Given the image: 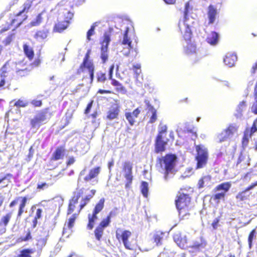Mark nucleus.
<instances>
[{
    "label": "nucleus",
    "instance_id": "1",
    "mask_svg": "<svg viewBox=\"0 0 257 257\" xmlns=\"http://www.w3.org/2000/svg\"><path fill=\"white\" fill-rule=\"evenodd\" d=\"M59 15L64 16V19H58L57 22L53 28L54 33H61L66 30L69 26L73 18L74 14L69 10V6L67 2L62 0L58 3L56 7Z\"/></svg>",
    "mask_w": 257,
    "mask_h": 257
},
{
    "label": "nucleus",
    "instance_id": "2",
    "mask_svg": "<svg viewBox=\"0 0 257 257\" xmlns=\"http://www.w3.org/2000/svg\"><path fill=\"white\" fill-rule=\"evenodd\" d=\"M191 196L183 190L178 192L175 203L180 219L188 218L191 210Z\"/></svg>",
    "mask_w": 257,
    "mask_h": 257
},
{
    "label": "nucleus",
    "instance_id": "3",
    "mask_svg": "<svg viewBox=\"0 0 257 257\" xmlns=\"http://www.w3.org/2000/svg\"><path fill=\"white\" fill-rule=\"evenodd\" d=\"M91 52V49L87 50L82 63L76 70L75 74L76 75H80L82 73H87L88 76H83L82 79H88L89 83L92 84L94 77L95 66L93 62L90 60Z\"/></svg>",
    "mask_w": 257,
    "mask_h": 257
},
{
    "label": "nucleus",
    "instance_id": "4",
    "mask_svg": "<svg viewBox=\"0 0 257 257\" xmlns=\"http://www.w3.org/2000/svg\"><path fill=\"white\" fill-rule=\"evenodd\" d=\"M177 158L174 154H167L157 160L156 168L164 174L166 179L168 175L173 172L176 166Z\"/></svg>",
    "mask_w": 257,
    "mask_h": 257
},
{
    "label": "nucleus",
    "instance_id": "5",
    "mask_svg": "<svg viewBox=\"0 0 257 257\" xmlns=\"http://www.w3.org/2000/svg\"><path fill=\"white\" fill-rule=\"evenodd\" d=\"M28 17L27 15H22L19 12L10 14L9 15L10 22H7L5 26L0 30V34L4 33L11 29L13 31H15L23 24L24 22L28 19Z\"/></svg>",
    "mask_w": 257,
    "mask_h": 257
},
{
    "label": "nucleus",
    "instance_id": "6",
    "mask_svg": "<svg viewBox=\"0 0 257 257\" xmlns=\"http://www.w3.org/2000/svg\"><path fill=\"white\" fill-rule=\"evenodd\" d=\"M168 127L166 125H163L161 126L158 131L155 140V152L157 154L162 153L166 150V146L168 145L170 140L165 139Z\"/></svg>",
    "mask_w": 257,
    "mask_h": 257
},
{
    "label": "nucleus",
    "instance_id": "7",
    "mask_svg": "<svg viewBox=\"0 0 257 257\" xmlns=\"http://www.w3.org/2000/svg\"><path fill=\"white\" fill-rule=\"evenodd\" d=\"M189 6L188 2L185 4V8L184 11V19L183 20H179L178 23L179 30L185 41H190L192 36V32L191 30V27L186 23L188 19V14Z\"/></svg>",
    "mask_w": 257,
    "mask_h": 257
},
{
    "label": "nucleus",
    "instance_id": "8",
    "mask_svg": "<svg viewBox=\"0 0 257 257\" xmlns=\"http://www.w3.org/2000/svg\"><path fill=\"white\" fill-rule=\"evenodd\" d=\"M196 155L195 160L196 161V169H199L204 167L208 160V152L207 149L202 145L195 146Z\"/></svg>",
    "mask_w": 257,
    "mask_h": 257
},
{
    "label": "nucleus",
    "instance_id": "9",
    "mask_svg": "<svg viewBox=\"0 0 257 257\" xmlns=\"http://www.w3.org/2000/svg\"><path fill=\"white\" fill-rule=\"evenodd\" d=\"M105 199L101 198L96 204L92 214L88 215V222L87 225V228L91 230L93 229L95 224V221L98 219L97 214L102 210L104 206Z\"/></svg>",
    "mask_w": 257,
    "mask_h": 257
},
{
    "label": "nucleus",
    "instance_id": "10",
    "mask_svg": "<svg viewBox=\"0 0 257 257\" xmlns=\"http://www.w3.org/2000/svg\"><path fill=\"white\" fill-rule=\"evenodd\" d=\"M112 29H110L109 32H105L103 40L100 42L101 44V54L100 58L103 63H105L108 59V46L110 42V37Z\"/></svg>",
    "mask_w": 257,
    "mask_h": 257
},
{
    "label": "nucleus",
    "instance_id": "11",
    "mask_svg": "<svg viewBox=\"0 0 257 257\" xmlns=\"http://www.w3.org/2000/svg\"><path fill=\"white\" fill-rule=\"evenodd\" d=\"M132 232L128 230H121L117 228L116 230V238L120 242L122 241L125 248L132 249V247L129 238L132 236Z\"/></svg>",
    "mask_w": 257,
    "mask_h": 257
},
{
    "label": "nucleus",
    "instance_id": "12",
    "mask_svg": "<svg viewBox=\"0 0 257 257\" xmlns=\"http://www.w3.org/2000/svg\"><path fill=\"white\" fill-rule=\"evenodd\" d=\"M49 109V107L45 108L30 119V123L32 128H38L44 123V122L47 119V114Z\"/></svg>",
    "mask_w": 257,
    "mask_h": 257
},
{
    "label": "nucleus",
    "instance_id": "13",
    "mask_svg": "<svg viewBox=\"0 0 257 257\" xmlns=\"http://www.w3.org/2000/svg\"><path fill=\"white\" fill-rule=\"evenodd\" d=\"M238 127L234 124H229L227 127L223 130L217 136L218 143H222L226 141L228 139L231 137L235 133L237 132Z\"/></svg>",
    "mask_w": 257,
    "mask_h": 257
},
{
    "label": "nucleus",
    "instance_id": "14",
    "mask_svg": "<svg viewBox=\"0 0 257 257\" xmlns=\"http://www.w3.org/2000/svg\"><path fill=\"white\" fill-rule=\"evenodd\" d=\"M83 192L82 189H80L78 191L74 192L72 196L69 201L68 206L67 210V214L70 215L72 214L75 210L78 208L77 205L78 203L79 199L83 195Z\"/></svg>",
    "mask_w": 257,
    "mask_h": 257
},
{
    "label": "nucleus",
    "instance_id": "15",
    "mask_svg": "<svg viewBox=\"0 0 257 257\" xmlns=\"http://www.w3.org/2000/svg\"><path fill=\"white\" fill-rule=\"evenodd\" d=\"M90 198L91 196H85L81 199L80 204L79 205L78 208L77 210V213H73L68 220L67 227L69 229H71L73 227L75 221L78 217L79 214L82 209L90 202Z\"/></svg>",
    "mask_w": 257,
    "mask_h": 257
},
{
    "label": "nucleus",
    "instance_id": "16",
    "mask_svg": "<svg viewBox=\"0 0 257 257\" xmlns=\"http://www.w3.org/2000/svg\"><path fill=\"white\" fill-rule=\"evenodd\" d=\"M133 164L129 161L124 162L122 165V171L125 172L124 177L126 180L125 184V189H130L131 187L133 180Z\"/></svg>",
    "mask_w": 257,
    "mask_h": 257
},
{
    "label": "nucleus",
    "instance_id": "17",
    "mask_svg": "<svg viewBox=\"0 0 257 257\" xmlns=\"http://www.w3.org/2000/svg\"><path fill=\"white\" fill-rule=\"evenodd\" d=\"M28 198L26 196L17 197L9 204L10 207L15 206L18 202H20L18 207V210L17 214V218H20L25 212V209L27 203Z\"/></svg>",
    "mask_w": 257,
    "mask_h": 257
},
{
    "label": "nucleus",
    "instance_id": "18",
    "mask_svg": "<svg viewBox=\"0 0 257 257\" xmlns=\"http://www.w3.org/2000/svg\"><path fill=\"white\" fill-rule=\"evenodd\" d=\"M173 240L177 245L182 249H186L189 247L188 239L186 235L181 232H177L173 235Z\"/></svg>",
    "mask_w": 257,
    "mask_h": 257
},
{
    "label": "nucleus",
    "instance_id": "19",
    "mask_svg": "<svg viewBox=\"0 0 257 257\" xmlns=\"http://www.w3.org/2000/svg\"><path fill=\"white\" fill-rule=\"evenodd\" d=\"M114 68V65L112 64L109 68L108 79L111 80V84L115 87V89L118 92H124L126 89L125 87L118 81L112 78L113 72Z\"/></svg>",
    "mask_w": 257,
    "mask_h": 257
},
{
    "label": "nucleus",
    "instance_id": "20",
    "mask_svg": "<svg viewBox=\"0 0 257 257\" xmlns=\"http://www.w3.org/2000/svg\"><path fill=\"white\" fill-rule=\"evenodd\" d=\"M66 149L65 146H60L57 147L53 152L51 157V160L53 161L63 159L66 153Z\"/></svg>",
    "mask_w": 257,
    "mask_h": 257
},
{
    "label": "nucleus",
    "instance_id": "21",
    "mask_svg": "<svg viewBox=\"0 0 257 257\" xmlns=\"http://www.w3.org/2000/svg\"><path fill=\"white\" fill-rule=\"evenodd\" d=\"M101 172V167L100 166H96L91 168L89 170L88 173L84 178V180L86 182H88L93 179H96Z\"/></svg>",
    "mask_w": 257,
    "mask_h": 257
},
{
    "label": "nucleus",
    "instance_id": "22",
    "mask_svg": "<svg viewBox=\"0 0 257 257\" xmlns=\"http://www.w3.org/2000/svg\"><path fill=\"white\" fill-rule=\"evenodd\" d=\"M141 113V110L139 108H136L133 112H125L124 115L125 118L128 121L130 125L133 126L136 122V119L137 118Z\"/></svg>",
    "mask_w": 257,
    "mask_h": 257
},
{
    "label": "nucleus",
    "instance_id": "23",
    "mask_svg": "<svg viewBox=\"0 0 257 257\" xmlns=\"http://www.w3.org/2000/svg\"><path fill=\"white\" fill-rule=\"evenodd\" d=\"M207 244V242L205 238L201 236L198 240L193 242V244L189 247L195 251H200L204 248Z\"/></svg>",
    "mask_w": 257,
    "mask_h": 257
},
{
    "label": "nucleus",
    "instance_id": "24",
    "mask_svg": "<svg viewBox=\"0 0 257 257\" xmlns=\"http://www.w3.org/2000/svg\"><path fill=\"white\" fill-rule=\"evenodd\" d=\"M207 14L208 19V24L211 25L214 23L218 15L216 8L212 5H210L208 7Z\"/></svg>",
    "mask_w": 257,
    "mask_h": 257
},
{
    "label": "nucleus",
    "instance_id": "25",
    "mask_svg": "<svg viewBox=\"0 0 257 257\" xmlns=\"http://www.w3.org/2000/svg\"><path fill=\"white\" fill-rule=\"evenodd\" d=\"M237 59V56L235 53H228L225 55L223 62L226 66L231 67L235 65Z\"/></svg>",
    "mask_w": 257,
    "mask_h": 257
},
{
    "label": "nucleus",
    "instance_id": "26",
    "mask_svg": "<svg viewBox=\"0 0 257 257\" xmlns=\"http://www.w3.org/2000/svg\"><path fill=\"white\" fill-rule=\"evenodd\" d=\"M211 176L210 175L203 176L198 180L197 183V188L201 189L206 186H208L210 185L211 182Z\"/></svg>",
    "mask_w": 257,
    "mask_h": 257
},
{
    "label": "nucleus",
    "instance_id": "27",
    "mask_svg": "<svg viewBox=\"0 0 257 257\" xmlns=\"http://www.w3.org/2000/svg\"><path fill=\"white\" fill-rule=\"evenodd\" d=\"M13 213L9 212L2 216L0 218V228L6 230L12 217Z\"/></svg>",
    "mask_w": 257,
    "mask_h": 257
},
{
    "label": "nucleus",
    "instance_id": "28",
    "mask_svg": "<svg viewBox=\"0 0 257 257\" xmlns=\"http://www.w3.org/2000/svg\"><path fill=\"white\" fill-rule=\"evenodd\" d=\"M120 111V107L115 104L114 107H111L107 112L106 117L109 120L117 118Z\"/></svg>",
    "mask_w": 257,
    "mask_h": 257
},
{
    "label": "nucleus",
    "instance_id": "29",
    "mask_svg": "<svg viewBox=\"0 0 257 257\" xmlns=\"http://www.w3.org/2000/svg\"><path fill=\"white\" fill-rule=\"evenodd\" d=\"M115 212L112 211H111L106 216V217L105 218L103 219L100 221L98 226L104 229L105 227L109 225L111 222V217H113V216H115Z\"/></svg>",
    "mask_w": 257,
    "mask_h": 257
},
{
    "label": "nucleus",
    "instance_id": "30",
    "mask_svg": "<svg viewBox=\"0 0 257 257\" xmlns=\"http://www.w3.org/2000/svg\"><path fill=\"white\" fill-rule=\"evenodd\" d=\"M23 51L26 57L31 61L33 59L35 55L33 49L27 44L23 45Z\"/></svg>",
    "mask_w": 257,
    "mask_h": 257
},
{
    "label": "nucleus",
    "instance_id": "31",
    "mask_svg": "<svg viewBox=\"0 0 257 257\" xmlns=\"http://www.w3.org/2000/svg\"><path fill=\"white\" fill-rule=\"evenodd\" d=\"M231 186L230 182H223L217 185L214 188V191H219L222 190L223 192H221V193H224V194L226 195V193L229 191Z\"/></svg>",
    "mask_w": 257,
    "mask_h": 257
},
{
    "label": "nucleus",
    "instance_id": "32",
    "mask_svg": "<svg viewBox=\"0 0 257 257\" xmlns=\"http://www.w3.org/2000/svg\"><path fill=\"white\" fill-rule=\"evenodd\" d=\"M251 192L247 191L246 189L238 192L235 196L236 199L238 201H244L249 200Z\"/></svg>",
    "mask_w": 257,
    "mask_h": 257
},
{
    "label": "nucleus",
    "instance_id": "33",
    "mask_svg": "<svg viewBox=\"0 0 257 257\" xmlns=\"http://www.w3.org/2000/svg\"><path fill=\"white\" fill-rule=\"evenodd\" d=\"M129 31V28L126 27L123 33V38L121 42V44L123 45H127L129 49V53L130 50L133 48L132 45V41L128 37V33Z\"/></svg>",
    "mask_w": 257,
    "mask_h": 257
},
{
    "label": "nucleus",
    "instance_id": "34",
    "mask_svg": "<svg viewBox=\"0 0 257 257\" xmlns=\"http://www.w3.org/2000/svg\"><path fill=\"white\" fill-rule=\"evenodd\" d=\"M35 252V249L33 248H25L20 251V253L17 257H39V254L33 256L32 254Z\"/></svg>",
    "mask_w": 257,
    "mask_h": 257
},
{
    "label": "nucleus",
    "instance_id": "35",
    "mask_svg": "<svg viewBox=\"0 0 257 257\" xmlns=\"http://www.w3.org/2000/svg\"><path fill=\"white\" fill-rule=\"evenodd\" d=\"M33 5L32 0H26L22 5V9L19 12L22 15L26 14L29 12Z\"/></svg>",
    "mask_w": 257,
    "mask_h": 257
},
{
    "label": "nucleus",
    "instance_id": "36",
    "mask_svg": "<svg viewBox=\"0 0 257 257\" xmlns=\"http://www.w3.org/2000/svg\"><path fill=\"white\" fill-rule=\"evenodd\" d=\"M7 63H5L1 69L0 76L2 78L0 81V87H3L6 83L5 78L7 76L6 74L9 72L7 69Z\"/></svg>",
    "mask_w": 257,
    "mask_h": 257
},
{
    "label": "nucleus",
    "instance_id": "37",
    "mask_svg": "<svg viewBox=\"0 0 257 257\" xmlns=\"http://www.w3.org/2000/svg\"><path fill=\"white\" fill-rule=\"evenodd\" d=\"M48 33L49 31L46 29L40 30L36 32L34 37L37 40H44L47 37Z\"/></svg>",
    "mask_w": 257,
    "mask_h": 257
},
{
    "label": "nucleus",
    "instance_id": "38",
    "mask_svg": "<svg viewBox=\"0 0 257 257\" xmlns=\"http://www.w3.org/2000/svg\"><path fill=\"white\" fill-rule=\"evenodd\" d=\"M148 107L149 108V111H151V112L152 113V115L150 117L148 123H153L157 119V111L154 107L153 106L151 105L150 104H148Z\"/></svg>",
    "mask_w": 257,
    "mask_h": 257
},
{
    "label": "nucleus",
    "instance_id": "39",
    "mask_svg": "<svg viewBox=\"0 0 257 257\" xmlns=\"http://www.w3.org/2000/svg\"><path fill=\"white\" fill-rule=\"evenodd\" d=\"M165 233L162 231H157L154 235V242H156L157 245H160L162 244V241L164 239Z\"/></svg>",
    "mask_w": 257,
    "mask_h": 257
},
{
    "label": "nucleus",
    "instance_id": "40",
    "mask_svg": "<svg viewBox=\"0 0 257 257\" xmlns=\"http://www.w3.org/2000/svg\"><path fill=\"white\" fill-rule=\"evenodd\" d=\"M196 46L195 45L192 43L188 44L184 49V52L187 56H190L195 54L196 53Z\"/></svg>",
    "mask_w": 257,
    "mask_h": 257
},
{
    "label": "nucleus",
    "instance_id": "41",
    "mask_svg": "<svg viewBox=\"0 0 257 257\" xmlns=\"http://www.w3.org/2000/svg\"><path fill=\"white\" fill-rule=\"evenodd\" d=\"M207 42L211 45L216 44L218 40V34L215 32H212L206 39Z\"/></svg>",
    "mask_w": 257,
    "mask_h": 257
},
{
    "label": "nucleus",
    "instance_id": "42",
    "mask_svg": "<svg viewBox=\"0 0 257 257\" xmlns=\"http://www.w3.org/2000/svg\"><path fill=\"white\" fill-rule=\"evenodd\" d=\"M26 235L25 236H22L19 237L17 241L18 242H23L27 241L30 240L32 239V236L31 235V230L28 229L27 231H25Z\"/></svg>",
    "mask_w": 257,
    "mask_h": 257
},
{
    "label": "nucleus",
    "instance_id": "43",
    "mask_svg": "<svg viewBox=\"0 0 257 257\" xmlns=\"http://www.w3.org/2000/svg\"><path fill=\"white\" fill-rule=\"evenodd\" d=\"M141 190L142 194L145 197L148 196L149 185L146 181H142L141 186Z\"/></svg>",
    "mask_w": 257,
    "mask_h": 257
},
{
    "label": "nucleus",
    "instance_id": "44",
    "mask_svg": "<svg viewBox=\"0 0 257 257\" xmlns=\"http://www.w3.org/2000/svg\"><path fill=\"white\" fill-rule=\"evenodd\" d=\"M104 230V229L99 227L98 226L95 228L94 231V233L95 237L97 240L100 241L101 239L103 234Z\"/></svg>",
    "mask_w": 257,
    "mask_h": 257
},
{
    "label": "nucleus",
    "instance_id": "45",
    "mask_svg": "<svg viewBox=\"0 0 257 257\" xmlns=\"http://www.w3.org/2000/svg\"><path fill=\"white\" fill-rule=\"evenodd\" d=\"M15 34L14 33H11L8 35L5 39L3 40V43L5 46H8L11 44L15 38Z\"/></svg>",
    "mask_w": 257,
    "mask_h": 257
},
{
    "label": "nucleus",
    "instance_id": "46",
    "mask_svg": "<svg viewBox=\"0 0 257 257\" xmlns=\"http://www.w3.org/2000/svg\"><path fill=\"white\" fill-rule=\"evenodd\" d=\"M225 197L224 193H218L212 195L211 198L216 201L217 203H219L220 200H224Z\"/></svg>",
    "mask_w": 257,
    "mask_h": 257
},
{
    "label": "nucleus",
    "instance_id": "47",
    "mask_svg": "<svg viewBox=\"0 0 257 257\" xmlns=\"http://www.w3.org/2000/svg\"><path fill=\"white\" fill-rule=\"evenodd\" d=\"M43 20L42 13L39 14L36 19L31 22V25L32 26H36L40 25Z\"/></svg>",
    "mask_w": 257,
    "mask_h": 257
},
{
    "label": "nucleus",
    "instance_id": "48",
    "mask_svg": "<svg viewBox=\"0 0 257 257\" xmlns=\"http://www.w3.org/2000/svg\"><path fill=\"white\" fill-rule=\"evenodd\" d=\"M96 79L97 82L104 83L107 80L105 73L99 72L97 74Z\"/></svg>",
    "mask_w": 257,
    "mask_h": 257
},
{
    "label": "nucleus",
    "instance_id": "49",
    "mask_svg": "<svg viewBox=\"0 0 257 257\" xmlns=\"http://www.w3.org/2000/svg\"><path fill=\"white\" fill-rule=\"evenodd\" d=\"M248 130L245 131V132L244 133L242 139L241 144H242V147H243V148L246 147L248 144V142H249L248 137H249V135H248Z\"/></svg>",
    "mask_w": 257,
    "mask_h": 257
},
{
    "label": "nucleus",
    "instance_id": "50",
    "mask_svg": "<svg viewBox=\"0 0 257 257\" xmlns=\"http://www.w3.org/2000/svg\"><path fill=\"white\" fill-rule=\"evenodd\" d=\"M256 234V229L255 228L252 229L249 233L248 236V243L249 247H251L252 246V241L254 237L255 236Z\"/></svg>",
    "mask_w": 257,
    "mask_h": 257
},
{
    "label": "nucleus",
    "instance_id": "51",
    "mask_svg": "<svg viewBox=\"0 0 257 257\" xmlns=\"http://www.w3.org/2000/svg\"><path fill=\"white\" fill-rule=\"evenodd\" d=\"M17 75L18 77H22L28 75L29 70L28 68L24 69L18 70L16 71Z\"/></svg>",
    "mask_w": 257,
    "mask_h": 257
},
{
    "label": "nucleus",
    "instance_id": "52",
    "mask_svg": "<svg viewBox=\"0 0 257 257\" xmlns=\"http://www.w3.org/2000/svg\"><path fill=\"white\" fill-rule=\"evenodd\" d=\"M246 106V101L243 100L241 101L239 104L237 105V111L241 113L243 110H244L245 107Z\"/></svg>",
    "mask_w": 257,
    "mask_h": 257
},
{
    "label": "nucleus",
    "instance_id": "53",
    "mask_svg": "<svg viewBox=\"0 0 257 257\" xmlns=\"http://www.w3.org/2000/svg\"><path fill=\"white\" fill-rule=\"evenodd\" d=\"M254 101L250 107L251 111L254 114H257V96H254Z\"/></svg>",
    "mask_w": 257,
    "mask_h": 257
},
{
    "label": "nucleus",
    "instance_id": "54",
    "mask_svg": "<svg viewBox=\"0 0 257 257\" xmlns=\"http://www.w3.org/2000/svg\"><path fill=\"white\" fill-rule=\"evenodd\" d=\"M141 65L140 64H136L133 66V70L136 75V77H137L138 75L140 74L141 72Z\"/></svg>",
    "mask_w": 257,
    "mask_h": 257
},
{
    "label": "nucleus",
    "instance_id": "55",
    "mask_svg": "<svg viewBox=\"0 0 257 257\" xmlns=\"http://www.w3.org/2000/svg\"><path fill=\"white\" fill-rule=\"evenodd\" d=\"M28 105V103L25 102L23 100L18 99L14 104L15 106L18 107H25Z\"/></svg>",
    "mask_w": 257,
    "mask_h": 257
},
{
    "label": "nucleus",
    "instance_id": "56",
    "mask_svg": "<svg viewBox=\"0 0 257 257\" xmlns=\"http://www.w3.org/2000/svg\"><path fill=\"white\" fill-rule=\"evenodd\" d=\"M257 118L253 122L252 126L250 129L249 137H251L252 135L257 132V125H256Z\"/></svg>",
    "mask_w": 257,
    "mask_h": 257
},
{
    "label": "nucleus",
    "instance_id": "57",
    "mask_svg": "<svg viewBox=\"0 0 257 257\" xmlns=\"http://www.w3.org/2000/svg\"><path fill=\"white\" fill-rule=\"evenodd\" d=\"M95 26L92 25L90 29L87 32V39L88 41L91 40V36L94 34Z\"/></svg>",
    "mask_w": 257,
    "mask_h": 257
},
{
    "label": "nucleus",
    "instance_id": "58",
    "mask_svg": "<svg viewBox=\"0 0 257 257\" xmlns=\"http://www.w3.org/2000/svg\"><path fill=\"white\" fill-rule=\"evenodd\" d=\"M49 186V184H47L46 183H42L37 184V189L39 190H42L45 188H47Z\"/></svg>",
    "mask_w": 257,
    "mask_h": 257
},
{
    "label": "nucleus",
    "instance_id": "59",
    "mask_svg": "<svg viewBox=\"0 0 257 257\" xmlns=\"http://www.w3.org/2000/svg\"><path fill=\"white\" fill-rule=\"evenodd\" d=\"M93 102L94 101L93 100H91L88 103V104L87 105V106L84 110V113L86 114H88L90 111V110L92 108V105H93Z\"/></svg>",
    "mask_w": 257,
    "mask_h": 257
},
{
    "label": "nucleus",
    "instance_id": "60",
    "mask_svg": "<svg viewBox=\"0 0 257 257\" xmlns=\"http://www.w3.org/2000/svg\"><path fill=\"white\" fill-rule=\"evenodd\" d=\"M220 221V218L217 217L214 219L213 222L211 223V226L213 229H216L219 224V222Z\"/></svg>",
    "mask_w": 257,
    "mask_h": 257
},
{
    "label": "nucleus",
    "instance_id": "61",
    "mask_svg": "<svg viewBox=\"0 0 257 257\" xmlns=\"http://www.w3.org/2000/svg\"><path fill=\"white\" fill-rule=\"evenodd\" d=\"M32 104L35 107H40L42 105V101L41 100H33L31 101Z\"/></svg>",
    "mask_w": 257,
    "mask_h": 257
},
{
    "label": "nucleus",
    "instance_id": "62",
    "mask_svg": "<svg viewBox=\"0 0 257 257\" xmlns=\"http://www.w3.org/2000/svg\"><path fill=\"white\" fill-rule=\"evenodd\" d=\"M47 241V238L46 237H43L40 238L38 240V243H40L41 247L45 246Z\"/></svg>",
    "mask_w": 257,
    "mask_h": 257
},
{
    "label": "nucleus",
    "instance_id": "63",
    "mask_svg": "<svg viewBox=\"0 0 257 257\" xmlns=\"http://www.w3.org/2000/svg\"><path fill=\"white\" fill-rule=\"evenodd\" d=\"M43 212V210L41 208H38L36 210V214L34 218L37 219H40L42 217V213Z\"/></svg>",
    "mask_w": 257,
    "mask_h": 257
},
{
    "label": "nucleus",
    "instance_id": "64",
    "mask_svg": "<svg viewBox=\"0 0 257 257\" xmlns=\"http://www.w3.org/2000/svg\"><path fill=\"white\" fill-rule=\"evenodd\" d=\"M98 115V113L97 111H94L90 115V117H91L92 119V122L93 123H95L96 122V118L97 116Z\"/></svg>",
    "mask_w": 257,
    "mask_h": 257
}]
</instances>
